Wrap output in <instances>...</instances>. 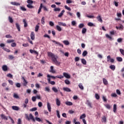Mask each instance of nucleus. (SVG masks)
Returning <instances> with one entry per match:
<instances>
[{
	"mask_svg": "<svg viewBox=\"0 0 124 124\" xmlns=\"http://www.w3.org/2000/svg\"><path fill=\"white\" fill-rule=\"evenodd\" d=\"M26 119H27L28 121H30V120H31L32 122H33V123H35V119H34V118H33V116H32V114H31V113H30L29 114V116L27 115Z\"/></svg>",
	"mask_w": 124,
	"mask_h": 124,
	"instance_id": "f257e3e1",
	"label": "nucleus"
},
{
	"mask_svg": "<svg viewBox=\"0 0 124 124\" xmlns=\"http://www.w3.org/2000/svg\"><path fill=\"white\" fill-rule=\"evenodd\" d=\"M47 56L49 58H51V61H53L55 59H56V57L55 56V54L51 52H47Z\"/></svg>",
	"mask_w": 124,
	"mask_h": 124,
	"instance_id": "f03ea898",
	"label": "nucleus"
},
{
	"mask_svg": "<svg viewBox=\"0 0 124 124\" xmlns=\"http://www.w3.org/2000/svg\"><path fill=\"white\" fill-rule=\"evenodd\" d=\"M51 41L53 42V43H55V44L58 45V46H61L62 48H63V45L61 44L60 42H57L55 40H51Z\"/></svg>",
	"mask_w": 124,
	"mask_h": 124,
	"instance_id": "7ed1b4c3",
	"label": "nucleus"
},
{
	"mask_svg": "<svg viewBox=\"0 0 124 124\" xmlns=\"http://www.w3.org/2000/svg\"><path fill=\"white\" fill-rule=\"evenodd\" d=\"M63 76L64 77H65L67 79H70L71 78L70 75L67 74V73H63Z\"/></svg>",
	"mask_w": 124,
	"mask_h": 124,
	"instance_id": "20e7f679",
	"label": "nucleus"
},
{
	"mask_svg": "<svg viewBox=\"0 0 124 124\" xmlns=\"http://www.w3.org/2000/svg\"><path fill=\"white\" fill-rule=\"evenodd\" d=\"M49 72H50L51 73H53V74H55V73H56V70L54 69V66H50Z\"/></svg>",
	"mask_w": 124,
	"mask_h": 124,
	"instance_id": "39448f33",
	"label": "nucleus"
},
{
	"mask_svg": "<svg viewBox=\"0 0 124 124\" xmlns=\"http://www.w3.org/2000/svg\"><path fill=\"white\" fill-rule=\"evenodd\" d=\"M52 62H54V63H55V64H56V65H60L61 64V62L58 61V60H57V58H55Z\"/></svg>",
	"mask_w": 124,
	"mask_h": 124,
	"instance_id": "423d86ee",
	"label": "nucleus"
},
{
	"mask_svg": "<svg viewBox=\"0 0 124 124\" xmlns=\"http://www.w3.org/2000/svg\"><path fill=\"white\" fill-rule=\"evenodd\" d=\"M31 40H34L35 38V34H34V32H31Z\"/></svg>",
	"mask_w": 124,
	"mask_h": 124,
	"instance_id": "0eeeda50",
	"label": "nucleus"
},
{
	"mask_svg": "<svg viewBox=\"0 0 124 124\" xmlns=\"http://www.w3.org/2000/svg\"><path fill=\"white\" fill-rule=\"evenodd\" d=\"M2 69L3 71H7V70H8V67H7V65H3L2 66Z\"/></svg>",
	"mask_w": 124,
	"mask_h": 124,
	"instance_id": "6e6552de",
	"label": "nucleus"
},
{
	"mask_svg": "<svg viewBox=\"0 0 124 124\" xmlns=\"http://www.w3.org/2000/svg\"><path fill=\"white\" fill-rule=\"evenodd\" d=\"M86 104L90 107V108H93V106H92V103L90 102L88 100L86 101Z\"/></svg>",
	"mask_w": 124,
	"mask_h": 124,
	"instance_id": "1a4fd4ad",
	"label": "nucleus"
},
{
	"mask_svg": "<svg viewBox=\"0 0 124 124\" xmlns=\"http://www.w3.org/2000/svg\"><path fill=\"white\" fill-rule=\"evenodd\" d=\"M0 117L2 119H3V120H6V121H7V120H8L7 117L5 116L4 114H1Z\"/></svg>",
	"mask_w": 124,
	"mask_h": 124,
	"instance_id": "9d476101",
	"label": "nucleus"
},
{
	"mask_svg": "<svg viewBox=\"0 0 124 124\" xmlns=\"http://www.w3.org/2000/svg\"><path fill=\"white\" fill-rule=\"evenodd\" d=\"M42 7H43V4L41 3L38 11V14H39V13L41 12V9H42Z\"/></svg>",
	"mask_w": 124,
	"mask_h": 124,
	"instance_id": "9b49d317",
	"label": "nucleus"
},
{
	"mask_svg": "<svg viewBox=\"0 0 124 124\" xmlns=\"http://www.w3.org/2000/svg\"><path fill=\"white\" fill-rule=\"evenodd\" d=\"M63 91H64L65 92H67V93H69L70 92H71V90H70V89L67 88V87H64L63 88Z\"/></svg>",
	"mask_w": 124,
	"mask_h": 124,
	"instance_id": "f8f14e48",
	"label": "nucleus"
},
{
	"mask_svg": "<svg viewBox=\"0 0 124 124\" xmlns=\"http://www.w3.org/2000/svg\"><path fill=\"white\" fill-rule=\"evenodd\" d=\"M103 83L105 85H108V81L107 80V79H106V78H103Z\"/></svg>",
	"mask_w": 124,
	"mask_h": 124,
	"instance_id": "ddd939ff",
	"label": "nucleus"
},
{
	"mask_svg": "<svg viewBox=\"0 0 124 124\" xmlns=\"http://www.w3.org/2000/svg\"><path fill=\"white\" fill-rule=\"evenodd\" d=\"M12 109L13 110H15L16 111H18L19 110V108L16 106H13L12 107Z\"/></svg>",
	"mask_w": 124,
	"mask_h": 124,
	"instance_id": "4468645a",
	"label": "nucleus"
},
{
	"mask_svg": "<svg viewBox=\"0 0 124 124\" xmlns=\"http://www.w3.org/2000/svg\"><path fill=\"white\" fill-rule=\"evenodd\" d=\"M65 11L64 10H63L62 11V12L60 13V14L58 15V17L59 18H61V17H62V15H63V13H64Z\"/></svg>",
	"mask_w": 124,
	"mask_h": 124,
	"instance_id": "2eb2a0df",
	"label": "nucleus"
},
{
	"mask_svg": "<svg viewBox=\"0 0 124 124\" xmlns=\"http://www.w3.org/2000/svg\"><path fill=\"white\" fill-rule=\"evenodd\" d=\"M113 112H114V113H116V112H117V105L116 104L113 105Z\"/></svg>",
	"mask_w": 124,
	"mask_h": 124,
	"instance_id": "dca6fc26",
	"label": "nucleus"
},
{
	"mask_svg": "<svg viewBox=\"0 0 124 124\" xmlns=\"http://www.w3.org/2000/svg\"><path fill=\"white\" fill-rule=\"evenodd\" d=\"M76 121H77V119L74 118V119L73 120V123L75 124H81V123H80V122H77Z\"/></svg>",
	"mask_w": 124,
	"mask_h": 124,
	"instance_id": "f3484780",
	"label": "nucleus"
},
{
	"mask_svg": "<svg viewBox=\"0 0 124 124\" xmlns=\"http://www.w3.org/2000/svg\"><path fill=\"white\" fill-rule=\"evenodd\" d=\"M58 25L59 26H62L63 27H66V24L62 22H59Z\"/></svg>",
	"mask_w": 124,
	"mask_h": 124,
	"instance_id": "a211bd4d",
	"label": "nucleus"
},
{
	"mask_svg": "<svg viewBox=\"0 0 124 124\" xmlns=\"http://www.w3.org/2000/svg\"><path fill=\"white\" fill-rule=\"evenodd\" d=\"M96 19L98 20L99 22H100V23H102V18H101V16H99L96 17Z\"/></svg>",
	"mask_w": 124,
	"mask_h": 124,
	"instance_id": "6ab92c4d",
	"label": "nucleus"
},
{
	"mask_svg": "<svg viewBox=\"0 0 124 124\" xmlns=\"http://www.w3.org/2000/svg\"><path fill=\"white\" fill-rule=\"evenodd\" d=\"M56 102L57 106H60V105H61V101H60V100L58 98H57L56 99Z\"/></svg>",
	"mask_w": 124,
	"mask_h": 124,
	"instance_id": "aec40b11",
	"label": "nucleus"
},
{
	"mask_svg": "<svg viewBox=\"0 0 124 124\" xmlns=\"http://www.w3.org/2000/svg\"><path fill=\"white\" fill-rule=\"evenodd\" d=\"M23 22L24 23V28H27V27H28V23H27V21L26 20V19H24L23 20Z\"/></svg>",
	"mask_w": 124,
	"mask_h": 124,
	"instance_id": "412c9836",
	"label": "nucleus"
},
{
	"mask_svg": "<svg viewBox=\"0 0 124 124\" xmlns=\"http://www.w3.org/2000/svg\"><path fill=\"white\" fill-rule=\"evenodd\" d=\"M65 104H66V105H68V106H71L73 105V103H72V102H69V101L66 102L65 103Z\"/></svg>",
	"mask_w": 124,
	"mask_h": 124,
	"instance_id": "4be33fe9",
	"label": "nucleus"
},
{
	"mask_svg": "<svg viewBox=\"0 0 124 124\" xmlns=\"http://www.w3.org/2000/svg\"><path fill=\"white\" fill-rule=\"evenodd\" d=\"M16 27L18 31H21V29L20 28V25L18 23H16Z\"/></svg>",
	"mask_w": 124,
	"mask_h": 124,
	"instance_id": "5701e85b",
	"label": "nucleus"
},
{
	"mask_svg": "<svg viewBox=\"0 0 124 124\" xmlns=\"http://www.w3.org/2000/svg\"><path fill=\"white\" fill-rule=\"evenodd\" d=\"M47 107L49 112H51V105H50V103H47Z\"/></svg>",
	"mask_w": 124,
	"mask_h": 124,
	"instance_id": "b1692460",
	"label": "nucleus"
},
{
	"mask_svg": "<svg viewBox=\"0 0 124 124\" xmlns=\"http://www.w3.org/2000/svg\"><path fill=\"white\" fill-rule=\"evenodd\" d=\"M78 88H79L81 90V91H83V90H84V86H83L82 83L78 84Z\"/></svg>",
	"mask_w": 124,
	"mask_h": 124,
	"instance_id": "393cba45",
	"label": "nucleus"
},
{
	"mask_svg": "<svg viewBox=\"0 0 124 124\" xmlns=\"http://www.w3.org/2000/svg\"><path fill=\"white\" fill-rule=\"evenodd\" d=\"M11 3L13 5H16V6H18V5H20V3H19L17 2H11Z\"/></svg>",
	"mask_w": 124,
	"mask_h": 124,
	"instance_id": "a878e982",
	"label": "nucleus"
},
{
	"mask_svg": "<svg viewBox=\"0 0 124 124\" xmlns=\"http://www.w3.org/2000/svg\"><path fill=\"white\" fill-rule=\"evenodd\" d=\"M41 24H42V25H44L45 24V17L44 16L42 17Z\"/></svg>",
	"mask_w": 124,
	"mask_h": 124,
	"instance_id": "bb28decb",
	"label": "nucleus"
},
{
	"mask_svg": "<svg viewBox=\"0 0 124 124\" xmlns=\"http://www.w3.org/2000/svg\"><path fill=\"white\" fill-rule=\"evenodd\" d=\"M81 61L82 64L84 65L87 64V61H86V60H85L84 59H81Z\"/></svg>",
	"mask_w": 124,
	"mask_h": 124,
	"instance_id": "cd10ccee",
	"label": "nucleus"
},
{
	"mask_svg": "<svg viewBox=\"0 0 124 124\" xmlns=\"http://www.w3.org/2000/svg\"><path fill=\"white\" fill-rule=\"evenodd\" d=\"M52 90L54 93H58V89H57V88H56V87H53L52 88Z\"/></svg>",
	"mask_w": 124,
	"mask_h": 124,
	"instance_id": "c85d7f7f",
	"label": "nucleus"
},
{
	"mask_svg": "<svg viewBox=\"0 0 124 124\" xmlns=\"http://www.w3.org/2000/svg\"><path fill=\"white\" fill-rule=\"evenodd\" d=\"M56 30H57L58 31H62V28L59 25L56 26Z\"/></svg>",
	"mask_w": 124,
	"mask_h": 124,
	"instance_id": "c756f323",
	"label": "nucleus"
},
{
	"mask_svg": "<svg viewBox=\"0 0 124 124\" xmlns=\"http://www.w3.org/2000/svg\"><path fill=\"white\" fill-rule=\"evenodd\" d=\"M102 123H106V122H107L106 117L103 116L102 117Z\"/></svg>",
	"mask_w": 124,
	"mask_h": 124,
	"instance_id": "7c9ffc66",
	"label": "nucleus"
},
{
	"mask_svg": "<svg viewBox=\"0 0 124 124\" xmlns=\"http://www.w3.org/2000/svg\"><path fill=\"white\" fill-rule=\"evenodd\" d=\"M88 55V52L86 50H84L82 53L83 57H86Z\"/></svg>",
	"mask_w": 124,
	"mask_h": 124,
	"instance_id": "2f4dec72",
	"label": "nucleus"
},
{
	"mask_svg": "<svg viewBox=\"0 0 124 124\" xmlns=\"http://www.w3.org/2000/svg\"><path fill=\"white\" fill-rule=\"evenodd\" d=\"M23 85L24 87H27V85H28V81H27V80H23Z\"/></svg>",
	"mask_w": 124,
	"mask_h": 124,
	"instance_id": "473e14b6",
	"label": "nucleus"
},
{
	"mask_svg": "<svg viewBox=\"0 0 124 124\" xmlns=\"http://www.w3.org/2000/svg\"><path fill=\"white\" fill-rule=\"evenodd\" d=\"M109 68H110V69H111V70H115V68H116V67L115 66V65H111L110 66H109Z\"/></svg>",
	"mask_w": 124,
	"mask_h": 124,
	"instance_id": "72a5a7b5",
	"label": "nucleus"
},
{
	"mask_svg": "<svg viewBox=\"0 0 124 124\" xmlns=\"http://www.w3.org/2000/svg\"><path fill=\"white\" fill-rule=\"evenodd\" d=\"M106 37H107V38H108L109 40H112V37L109 35V34H106Z\"/></svg>",
	"mask_w": 124,
	"mask_h": 124,
	"instance_id": "f704fd0d",
	"label": "nucleus"
},
{
	"mask_svg": "<svg viewBox=\"0 0 124 124\" xmlns=\"http://www.w3.org/2000/svg\"><path fill=\"white\" fill-rule=\"evenodd\" d=\"M62 42L65 45H69V42L67 40L63 41Z\"/></svg>",
	"mask_w": 124,
	"mask_h": 124,
	"instance_id": "c9c22d12",
	"label": "nucleus"
},
{
	"mask_svg": "<svg viewBox=\"0 0 124 124\" xmlns=\"http://www.w3.org/2000/svg\"><path fill=\"white\" fill-rule=\"evenodd\" d=\"M81 32L83 34H84V33H86V32H87V29L85 28H83Z\"/></svg>",
	"mask_w": 124,
	"mask_h": 124,
	"instance_id": "e433bc0d",
	"label": "nucleus"
},
{
	"mask_svg": "<svg viewBox=\"0 0 124 124\" xmlns=\"http://www.w3.org/2000/svg\"><path fill=\"white\" fill-rule=\"evenodd\" d=\"M84 118H86V114L85 113H83V114H82L80 116V118L79 119L80 120H83V119H84Z\"/></svg>",
	"mask_w": 124,
	"mask_h": 124,
	"instance_id": "4c0bfd02",
	"label": "nucleus"
},
{
	"mask_svg": "<svg viewBox=\"0 0 124 124\" xmlns=\"http://www.w3.org/2000/svg\"><path fill=\"white\" fill-rule=\"evenodd\" d=\"M85 27V25L83 23H81L78 25L79 29H82Z\"/></svg>",
	"mask_w": 124,
	"mask_h": 124,
	"instance_id": "58836bf2",
	"label": "nucleus"
},
{
	"mask_svg": "<svg viewBox=\"0 0 124 124\" xmlns=\"http://www.w3.org/2000/svg\"><path fill=\"white\" fill-rule=\"evenodd\" d=\"M105 107L107 108V109H108V110H110L111 109V106L109 104H106L105 105Z\"/></svg>",
	"mask_w": 124,
	"mask_h": 124,
	"instance_id": "ea45409f",
	"label": "nucleus"
},
{
	"mask_svg": "<svg viewBox=\"0 0 124 124\" xmlns=\"http://www.w3.org/2000/svg\"><path fill=\"white\" fill-rule=\"evenodd\" d=\"M116 60L117 62H122L123 61V58L122 57H117Z\"/></svg>",
	"mask_w": 124,
	"mask_h": 124,
	"instance_id": "a19ab883",
	"label": "nucleus"
},
{
	"mask_svg": "<svg viewBox=\"0 0 124 124\" xmlns=\"http://www.w3.org/2000/svg\"><path fill=\"white\" fill-rule=\"evenodd\" d=\"M38 30H39V25H36L35 27V31H38Z\"/></svg>",
	"mask_w": 124,
	"mask_h": 124,
	"instance_id": "79ce46f5",
	"label": "nucleus"
},
{
	"mask_svg": "<svg viewBox=\"0 0 124 124\" xmlns=\"http://www.w3.org/2000/svg\"><path fill=\"white\" fill-rule=\"evenodd\" d=\"M47 78H52L53 79H56V77L53 76H50V75L48 74L47 75Z\"/></svg>",
	"mask_w": 124,
	"mask_h": 124,
	"instance_id": "37998d69",
	"label": "nucleus"
},
{
	"mask_svg": "<svg viewBox=\"0 0 124 124\" xmlns=\"http://www.w3.org/2000/svg\"><path fill=\"white\" fill-rule=\"evenodd\" d=\"M45 92H47L48 93H50V88L48 87H46L45 88Z\"/></svg>",
	"mask_w": 124,
	"mask_h": 124,
	"instance_id": "c03bdc74",
	"label": "nucleus"
},
{
	"mask_svg": "<svg viewBox=\"0 0 124 124\" xmlns=\"http://www.w3.org/2000/svg\"><path fill=\"white\" fill-rule=\"evenodd\" d=\"M31 100L33 101V102H35L36 101V97L33 96L31 98Z\"/></svg>",
	"mask_w": 124,
	"mask_h": 124,
	"instance_id": "a18cd8bd",
	"label": "nucleus"
},
{
	"mask_svg": "<svg viewBox=\"0 0 124 124\" xmlns=\"http://www.w3.org/2000/svg\"><path fill=\"white\" fill-rule=\"evenodd\" d=\"M64 83L66 84V85H69L70 84V81H69L68 80V79H65L64 80Z\"/></svg>",
	"mask_w": 124,
	"mask_h": 124,
	"instance_id": "49530a36",
	"label": "nucleus"
},
{
	"mask_svg": "<svg viewBox=\"0 0 124 124\" xmlns=\"http://www.w3.org/2000/svg\"><path fill=\"white\" fill-rule=\"evenodd\" d=\"M64 7L65 9H67V10H68L69 11H71V8H70V7L67 6V5H65Z\"/></svg>",
	"mask_w": 124,
	"mask_h": 124,
	"instance_id": "de8ad7c7",
	"label": "nucleus"
},
{
	"mask_svg": "<svg viewBox=\"0 0 124 124\" xmlns=\"http://www.w3.org/2000/svg\"><path fill=\"white\" fill-rule=\"evenodd\" d=\"M95 97L96 99H97V100H98V99H99V98H100V97L99 96L98 94H97V93L95 94Z\"/></svg>",
	"mask_w": 124,
	"mask_h": 124,
	"instance_id": "09e8293b",
	"label": "nucleus"
},
{
	"mask_svg": "<svg viewBox=\"0 0 124 124\" xmlns=\"http://www.w3.org/2000/svg\"><path fill=\"white\" fill-rule=\"evenodd\" d=\"M14 97L15 98L18 99V98H19V95H18L17 94V93H14Z\"/></svg>",
	"mask_w": 124,
	"mask_h": 124,
	"instance_id": "8fccbe9b",
	"label": "nucleus"
},
{
	"mask_svg": "<svg viewBox=\"0 0 124 124\" xmlns=\"http://www.w3.org/2000/svg\"><path fill=\"white\" fill-rule=\"evenodd\" d=\"M7 77H9V78H13V76L10 74V73H9L7 75Z\"/></svg>",
	"mask_w": 124,
	"mask_h": 124,
	"instance_id": "3c124183",
	"label": "nucleus"
},
{
	"mask_svg": "<svg viewBox=\"0 0 124 124\" xmlns=\"http://www.w3.org/2000/svg\"><path fill=\"white\" fill-rule=\"evenodd\" d=\"M116 93L118 95H121V91H120V90H119V89L116 90Z\"/></svg>",
	"mask_w": 124,
	"mask_h": 124,
	"instance_id": "603ef678",
	"label": "nucleus"
},
{
	"mask_svg": "<svg viewBox=\"0 0 124 124\" xmlns=\"http://www.w3.org/2000/svg\"><path fill=\"white\" fill-rule=\"evenodd\" d=\"M56 113L58 118L60 119L61 118V115H60V111L59 110H57Z\"/></svg>",
	"mask_w": 124,
	"mask_h": 124,
	"instance_id": "864d4df0",
	"label": "nucleus"
},
{
	"mask_svg": "<svg viewBox=\"0 0 124 124\" xmlns=\"http://www.w3.org/2000/svg\"><path fill=\"white\" fill-rule=\"evenodd\" d=\"M35 119L37 122H42V120L39 117H35Z\"/></svg>",
	"mask_w": 124,
	"mask_h": 124,
	"instance_id": "5fc2aeb1",
	"label": "nucleus"
},
{
	"mask_svg": "<svg viewBox=\"0 0 124 124\" xmlns=\"http://www.w3.org/2000/svg\"><path fill=\"white\" fill-rule=\"evenodd\" d=\"M36 110H37V108H33L31 109H30V111H31V112H33V111H36Z\"/></svg>",
	"mask_w": 124,
	"mask_h": 124,
	"instance_id": "6e6d98bb",
	"label": "nucleus"
},
{
	"mask_svg": "<svg viewBox=\"0 0 124 124\" xmlns=\"http://www.w3.org/2000/svg\"><path fill=\"white\" fill-rule=\"evenodd\" d=\"M16 88H21V84L19 83H16Z\"/></svg>",
	"mask_w": 124,
	"mask_h": 124,
	"instance_id": "4d7b16f0",
	"label": "nucleus"
},
{
	"mask_svg": "<svg viewBox=\"0 0 124 124\" xmlns=\"http://www.w3.org/2000/svg\"><path fill=\"white\" fill-rule=\"evenodd\" d=\"M27 6L28 8H33V6L31 5V4H27Z\"/></svg>",
	"mask_w": 124,
	"mask_h": 124,
	"instance_id": "13d9d810",
	"label": "nucleus"
},
{
	"mask_svg": "<svg viewBox=\"0 0 124 124\" xmlns=\"http://www.w3.org/2000/svg\"><path fill=\"white\" fill-rule=\"evenodd\" d=\"M12 42H14V40H7V43H12Z\"/></svg>",
	"mask_w": 124,
	"mask_h": 124,
	"instance_id": "bf43d9fd",
	"label": "nucleus"
},
{
	"mask_svg": "<svg viewBox=\"0 0 124 124\" xmlns=\"http://www.w3.org/2000/svg\"><path fill=\"white\" fill-rule=\"evenodd\" d=\"M8 82H9V83L10 84V85H12V86H13V84H14V82H13V81L11 80H8Z\"/></svg>",
	"mask_w": 124,
	"mask_h": 124,
	"instance_id": "052dcab7",
	"label": "nucleus"
},
{
	"mask_svg": "<svg viewBox=\"0 0 124 124\" xmlns=\"http://www.w3.org/2000/svg\"><path fill=\"white\" fill-rule=\"evenodd\" d=\"M9 21L11 23H13V19L11 16H9Z\"/></svg>",
	"mask_w": 124,
	"mask_h": 124,
	"instance_id": "680f3d73",
	"label": "nucleus"
},
{
	"mask_svg": "<svg viewBox=\"0 0 124 124\" xmlns=\"http://www.w3.org/2000/svg\"><path fill=\"white\" fill-rule=\"evenodd\" d=\"M123 41V38H119L117 39V42H119V43H120L121 42H122Z\"/></svg>",
	"mask_w": 124,
	"mask_h": 124,
	"instance_id": "e2e57ef3",
	"label": "nucleus"
},
{
	"mask_svg": "<svg viewBox=\"0 0 124 124\" xmlns=\"http://www.w3.org/2000/svg\"><path fill=\"white\" fill-rule=\"evenodd\" d=\"M2 49H3V50H4V51H6V52H10V50L7 49L6 48L3 47Z\"/></svg>",
	"mask_w": 124,
	"mask_h": 124,
	"instance_id": "0e129e2a",
	"label": "nucleus"
},
{
	"mask_svg": "<svg viewBox=\"0 0 124 124\" xmlns=\"http://www.w3.org/2000/svg\"><path fill=\"white\" fill-rule=\"evenodd\" d=\"M17 124H22V120L21 119L19 118L17 120Z\"/></svg>",
	"mask_w": 124,
	"mask_h": 124,
	"instance_id": "69168bd1",
	"label": "nucleus"
},
{
	"mask_svg": "<svg viewBox=\"0 0 124 124\" xmlns=\"http://www.w3.org/2000/svg\"><path fill=\"white\" fill-rule=\"evenodd\" d=\"M79 60H80V58L78 57H76L75 58V62H79Z\"/></svg>",
	"mask_w": 124,
	"mask_h": 124,
	"instance_id": "338daca9",
	"label": "nucleus"
},
{
	"mask_svg": "<svg viewBox=\"0 0 124 124\" xmlns=\"http://www.w3.org/2000/svg\"><path fill=\"white\" fill-rule=\"evenodd\" d=\"M72 25L73 26H76V21H73L71 22Z\"/></svg>",
	"mask_w": 124,
	"mask_h": 124,
	"instance_id": "774afa93",
	"label": "nucleus"
}]
</instances>
